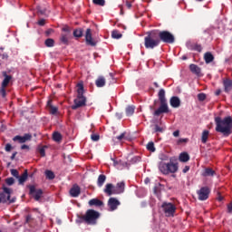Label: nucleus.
Returning <instances> with one entry per match:
<instances>
[{
    "label": "nucleus",
    "instance_id": "a211bd4d",
    "mask_svg": "<svg viewBox=\"0 0 232 232\" xmlns=\"http://www.w3.org/2000/svg\"><path fill=\"white\" fill-rule=\"evenodd\" d=\"M88 204L91 208H93V206L95 208H102V206H104V202L99 198H92L89 200Z\"/></svg>",
    "mask_w": 232,
    "mask_h": 232
},
{
    "label": "nucleus",
    "instance_id": "864d4df0",
    "mask_svg": "<svg viewBox=\"0 0 232 232\" xmlns=\"http://www.w3.org/2000/svg\"><path fill=\"white\" fill-rule=\"evenodd\" d=\"M126 137V132L121 133L120 136L116 137L118 140H122Z\"/></svg>",
    "mask_w": 232,
    "mask_h": 232
},
{
    "label": "nucleus",
    "instance_id": "c756f323",
    "mask_svg": "<svg viewBox=\"0 0 232 232\" xmlns=\"http://www.w3.org/2000/svg\"><path fill=\"white\" fill-rule=\"evenodd\" d=\"M104 182H106V175L101 174L98 177V180H97L98 188H102L104 186Z\"/></svg>",
    "mask_w": 232,
    "mask_h": 232
},
{
    "label": "nucleus",
    "instance_id": "412c9836",
    "mask_svg": "<svg viewBox=\"0 0 232 232\" xmlns=\"http://www.w3.org/2000/svg\"><path fill=\"white\" fill-rule=\"evenodd\" d=\"M224 90L226 93H229V92H232V80L226 79L223 81Z\"/></svg>",
    "mask_w": 232,
    "mask_h": 232
},
{
    "label": "nucleus",
    "instance_id": "4468645a",
    "mask_svg": "<svg viewBox=\"0 0 232 232\" xmlns=\"http://www.w3.org/2000/svg\"><path fill=\"white\" fill-rule=\"evenodd\" d=\"M13 140L15 142L18 140L20 144H24L27 140H32V134H24V136H14L13 138Z\"/></svg>",
    "mask_w": 232,
    "mask_h": 232
},
{
    "label": "nucleus",
    "instance_id": "8fccbe9b",
    "mask_svg": "<svg viewBox=\"0 0 232 232\" xmlns=\"http://www.w3.org/2000/svg\"><path fill=\"white\" fill-rule=\"evenodd\" d=\"M91 139L93 140V142H97V140L101 139V136L99 134H92Z\"/></svg>",
    "mask_w": 232,
    "mask_h": 232
},
{
    "label": "nucleus",
    "instance_id": "7ed1b4c3",
    "mask_svg": "<svg viewBox=\"0 0 232 232\" xmlns=\"http://www.w3.org/2000/svg\"><path fill=\"white\" fill-rule=\"evenodd\" d=\"M77 97L74 99V104L72 105V110H79L86 106V98L84 96V83L82 82L77 83Z\"/></svg>",
    "mask_w": 232,
    "mask_h": 232
},
{
    "label": "nucleus",
    "instance_id": "f704fd0d",
    "mask_svg": "<svg viewBox=\"0 0 232 232\" xmlns=\"http://www.w3.org/2000/svg\"><path fill=\"white\" fill-rule=\"evenodd\" d=\"M165 130L166 128L160 126L159 124H155L153 127V133H164Z\"/></svg>",
    "mask_w": 232,
    "mask_h": 232
},
{
    "label": "nucleus",
    "instance_id": "6ab92c4d",
    "mask_svg": "<svg viewBox=\"0 0 232 232\" xmlns=\"http://www.w3.org/2000/svg\"><path fill=\"white\" fill-rule=\"evenodd\" d=\"M169 104L172 108H180V98L172 96L169 100Z\"/></svg>",
    "mask_w": 232,
    "mask_h": 232
},
{
    "label": "nucleus",
    "instance_id": "0eeeda50",
    "mask_svg": "<svg viewBox=\"0 0 232 232\" xmlns=\"http://www.w3.org/2000/svg\"><path fill=\"white\" fill-rule=\"evenodd\" d=\"M160 43H167L168 44H173L175 43V36L169 31H159L156 30Z\"/></svg>",
    "mask_w": 232,
    "mask_h": 232
},
{
    "label": "nucleus",
    "instance_id": "338daca9",
    "mask_svg": "<svg viewBox=\"0 0 232 232\" xmlns=\"http://www.w3.org/2000/svg\"><path fill=\"white\" fill-rule=\"evenodd\" d=\"M126 6H127V8H131V3H130V2H126Z\"/></svg>",
    "mask_w": 232,
    "mask_h": 232
},
{
    "label": "nucleus",
    "instance_id": "ea45409f",
    "mask_svg": "<svg viewBox=\"0 0 232 232\" xmlns=\"http://www.w3.org/2000/svg\"><path fill=\"white\" fill-rule=\"evenodd\" d=\"M45 177L49 180H53V179H55V174L52 170H45Z\"/></svg>",
    "mask_w": 232,
    "mask_h": 232
},
{
    "label": "nucleus",
    "instance_id": "473e14b6",
    "mask_svg": "<svg viewBox=\"0 0 232 232\" xmlns=\"http://www.w3.org/2000/svg\"><path fill=\"white\" fill-rule=\"evenodd\" d=\"M125 112L127 117H131V115H133V113H135V106L133 105H129L126 109H125Z\"/></svg>",
    "mask_w": 232,
    "mask_h": 232
},
{
    "label": "nucleus",
    "instance_id": "1a4fd4ad",
    "mask_svg": "<svg viewBox=\"0 0 232 232\" xmlns=\"http://www.w3.org/2000/svg\"><path fill=\"white\" fill-rule=\"evenodd\" d=\"M3 190L4 191L0 193V204H6V202H9V204H14V202H15V198H13L10 199L12 189L7 187H3Z\"/></svg>",
    "mask_w": 232,
    "mask_h": 232
},
{
    "label": "nucleus",
    "instance_id": "a878e982",
    "mask_svg": "<svg viewBox=\"0 0 232 232\" xmlns=\"http://www.w3.org/2000/svg\"><path fill=\"white\" fill-rule=\"evenodd\" d=\"M189 70L192 73H195V75H200V72H202V70L200 69V67H198V65L195 64V63H191L189 65Z\"/></svg>",
    "mask_w": 232,
    "mask_h": 232
},
{
    "label": "nucleus",
    "instance_id": "a19ab883",
    "mask_svg": "<svg viewBox=\"0 0 232 232\" xmlns=\"http://www.w3.org/2000/svg\"><path fill=\"white\" fill-rule=\"evenodd\" d=\"M147 150L148 151H151L152 153H154L155 151V143H153V141H150L148 144H147Z\"/></svg>",
    "mask_w": 232,
    "mask_h": 232
},
{
    "label": "nucleus",
    "instance_id": "e433bc0d",
    "mask_svg": "<svg viewBox=\"0 0 232 232\" xmlns=\"http://www.w3.org/2000/svg\"><path fill=\"white\" fill-rule=\"evenodd\" d=\"M209 138V130H203L202 136H201V142L203 144H206L208 142V139Z\"/></svg>",
    "mask_w": 232,
    "mask_h": 232
},
{
    "label": "nucleus",
    "instance_id": "13d9d810",
    "mask_svg": "<svg viewBox=\"0 0 232 232\" xmlns=\"http://www.w3.org/2000/svg\"><path fill=\"white\" fill-rule=\"evenodd\" d=\"M182 171L183 173H188V171H189V166H185Z\"/></svg>",
    "mask_w": 232,
    "mask_h": 232
},
{
    "label": "nucleus",
    "instance_id": "052dcab7",
    "mask_svg": "<svg viewBox=\"0 0 232 232\" xmlns=\"http://www.w3.org/2000/svg\"><path fill=\"white\" fill-rule=\"evenodd\" d=\"M179 135H180V131H179V130H176L173 132L174 137H179Z\"/></svg>",
    "mask_w": 232,
    "mask_h": 232
},
{
    "label": "nucleus",
    "instance_id": "bb28decb",
    "mask_svg": "<svg viewBox=\"0 0 232 232\" xmlns=\"http://www.w3.org/2000/svg\"><path fill=\"white\" fill-rule=\"evenodd\" d=\"M95 84L97 88H103V86H106V79L103 76H99L95 81Z\"/></svg>",
    "mask_w": 232,
    "mask_h": 232
},
{
    "label": "nucleus",
    "instance_id": "69168bd1",
    "mask_svg": "<svg viewBox=\"0 0 232 232\" xmlns=\"http://www.w3.org/2000/svg\"><path fill=\"white\" fill-rule=\"evenodd\" d=\"M2 59H8V54L7 53H3L2 54Z\"/></svg>",
    "mask_w": 232,
    "mask_h": 232
},
{
    "label": "nucleus",
    "instance_id": "423d86ee",
    "mask_svg": "<svg viewBox=\"0 0 232 232\" xmlns=\"http://www.w3.org/2000/svg\"><path fill=\"white\" fill-rule=\"evenodd\" d=\"M159 169L163 175H169V173H177V171H179V165L173 162H160Z\"/></svg>",
    "mask_w": 232,
    "mask_h": 232
},
{
    "label": "nucleus",
    "instance_id": "72a5a7b5",
    "mask_svg": "<svg viewBox=\"0 0 232 232\" xmlns=\"http://www.w3.org/2000/svg\"><path fill=\"white\" fill-rule=\"evenodd\" d=\"M53 140H54V142H61V140H63V135L59 131H54L53 133Z\"/></svg>",
    "mask_w": 232,
    "mask_h": 232
},
{
    "label": "nucleus",
    "instance_id": "603ef678",
    "mask_svg": "<svg viewBox=\"0 0 232 232\" xmlns=\"http://www.w3.org/2000/svg\"><path fill=\"white\" fill-rule=\"evenodd\" d=\"M5 151H7V152L12 151V144L7 143V144L5 145Z\"/></svg>",
    "mask_w": 232,
    "mask_h": 232
},
{
    "label": "nucleus",
    "instance_id": "f8f14e48",
    "mask_svg": "<svg viewBox=\"0 0 232 232\" xmlns=\"http://www.w3.org/2000/svg\"><path fill=\"white\" fill-rule=\"evenodd\" d=\"M109 211H115L119 206H121V201L117 198H110L107 203Z\"/></svg>",
    "mask_w": 232,
    "mask_h": 232
},
{
    "label": "nucleus",
    "instance_id": "37998d69",
    "mask_svg": "<svg viewBox=\"0 0 232 232\" xmlns=\"http://www.w3.org/2000/svg\"><path fill=\"white\" fill-rule=\"evenodd\" d=\"M62 32H64L63 34H72V28H70L68 25H65L62 28Z\"/></svg>",
    "mask_w": 232,
    "mask_h": 232
},
{
    "label": "nucleus",
    "instance_id": "3c124183",
    "mask_svg": "<svg viewBox=\"0 0 232 232\" xmlns=\"http://www.w3.org/2000/svg\"><path fill=\"white\" fill-rule=\"evenodd\" d=\"M160 160H169V158L166 154H160Z\"/></svg>",
    "mask_w": 232,
    "mask_h": 232
},
{
    "label": "nucleus",
    "instance_id": "aec40b11",
    "mask_svg": "<svg viewBox=\"0 0 232 232\" xmlns=\"http://www.w3.org/2000/svg\"><path fill=\"white\" fill-rule=\"evenodd\" d=\"M115 188V186L111 183H108L105 185L104 193L108 195L109 197H111V195H115V192H113V189Z\"/></svg>",
    "mask_w": 232,
    "mask_h": 232
},
{
    "label": "nucleus",
    "instance_id": "393cba45",
    "mask_svg": "<svg viewBox=\"0 0 232 232\" xmlns=\"http://www.w3.org/2000/svg\"><path fill=\"white\" fill-rule=\"evenodd\" d=\"M217 172L211 168H206L202 172V177H215Z\"/></svg>",
    "mask_w": 232,
    "mask_h": 232
},
{
    "label": "nucleus",
    "instance_id": "6e6552de",
    "mask_svg": "<svg viewBox=\"0 0 232 232\" xmlns=\"http://www.w3.org/2000/svg\"><path fill=\"white\" fill-rule=\"evenodd\" d=\"M161 209L165 217H175V213L177 212V207L175 204L169 202H163Z\"/></svg>",
    "mask_w": 232,
    "mask_h": 232
},
{
    "label": "nucleus",
    "instance_id": "58836bf2",
    "mask_svg": "<svg viewBox=\"0 0 232 232\" xmlns=\"http://www.w3.org/2000/svg\"><path fill=\"white\" fill-rule=\"evenodd\" d=\"M111 37L112 39H121L122 37V34H121L119 30H113L111 32Z\"/></svg>",
    "mask_w": 232,
    "mask_h": 232
},
{
    "label": "nucleus",
    "instance_id": "9d476101",
    "mask_svg": "<svg viewBox=\"0 0 232 232\" xmlns=\"http://www.w3.org/2000/svg\"><path fill=\"white\" fill-rule=\"evenodd\" d=\"M29 195H31L36 202H39L41 198H43V189L41 188H35V186L34 185H29Z\"/></svg>",
    "mask_w": 232,
    "mask_h": 232
},
{
    "label": "nucleus",
    "instance_id": "20e7f679",
    "mask_svg": "<svg viewBox=\"0 0 232 232\" xmlns=\"http://www.w3.org/2000/svg\"><path fill=\"white\" fill-rule=\"evenodd\" d=\"M78 218H80V222H84L88 226H95L97 220L101 218V213L94 209H88L85 215H81Z\"/></svg>",
    "mask_w": 232,
    "mask_h": 232
},
{
    "label": "nucleus",
    "instance_id": "5701e85b",
    "mask_svg": "<svg viewBox=\"0 0 232 232\" xmlns=\"http://www.w3.org/2000/svg\"><path fill=\"white\" fill-rule=\"evenodd\" d=\"M204 61L206 64H209L210 63H213V61H215V56L213 55V53H211V52H207L204 53Z\"/></svg>",
    "mask_w": 232,
    "mask_h": 232
},
{
    "label": "nucleus",
    "instance_id": "680f3d73",
    "mask_svg": "<svg viewBox=\"0 0 232 232\" xmlns=\"http://www.w3.org/2000/svg\"><path fill=\"white\" fill-rule=\"evenodd\" d=\"M220 93H222V91L220 89H218L216 91L215 95L218 96V95H220Z\"/></svg>",
    "mask_w": 232,
    "mask_h": 232
},
{
    "label": "nucleus",
    "instance_id": "c85d7f7f",
    "mask_svg": "<svg viewBox=\"0 0 232 232\" xmlns=\"http://www.w3.org/2000/svg\"><path fill=\"white\" fill-rule=\"evenodd\" d=\"M83 34H84V30L82 28H76L72 32V35L76 39H81V37H82Z\"/></svg>",
    "mask_w": 232,
    "mask_h": 232
},
{
    "label": "nucleus",
    "instance_id": "bf43d9fd",
    "mask_svg": "<svg viewBox=\"0 0 232 232\" xmlns=\"http://www.w3.org/2000/svg\"><path fill=\"white\" fill-rule=\"evenodd\" d=\"M21 150H30V147L28 145H22Z\"/></svg>",
    "mask_w": 232,
    "mask_h": 232
},
{
    "label": "nucleus",
    "instance_id": "cd10ccee",
    "mask_svg": "<svg viewBox=\"0 0 232 232\" xmlns=\"http://www.w3.org/2000/svg\"><path fill=\"white\" fill-rule=\"evenodd\" d=\"M47 108H48L49 113H51V115H55L57 113V111H59V109L57 107L52 105V101L47 102Z\"/></svg>",
    "mask_w": 232,
    "mask_h": 232
},
{
    "label": "nucleus",
    "instance_id": "c03bdc74",
    "mask_svg": "<svg viewBox=\"0 0 232 232\" xmlns=\"http://www.w3.org/2000/svg\"><path fill=\"white\" fill-rule=\"evenodd\" d=\"M5 183L7 186H14V184H15V179H14V178H7Z\"/></svg>",
    "mask_w": 232,
    "mask_h": 232
},
{
    "label": "nucleus",
    "instance_id": "2f4dec72",
    "mask_svg": "<svg viewBox=\"0 0 232 232\" xmlns=\"http://www.w3.org/2000/svg\"><path fill=\"white\" fill-rule=\"evenodd\" d=\"M179 160V162H188L189 160V154H188V152H181Z\"/></svg>",
    "mask_w": 232,
    "mask_h": 232
},
{
    "label": "nucleus",
    "instance_id": "09e8293b",
    "mask_svg": "<svg viewBox=\"0 0 232 232\" xmlns=\"http://www.w3.org/2000/svg\"><path fill=\"white\" fill-rule=\"evenodd\" d=\"M198 99L199 102H203V101H206V93L204 92H201V93H198Z\"/></svg>",
    "mask_w": 232,
    "mask_h": 232
},
{
    "label": "nucleus",
    "instance_id": "c9c22d12",
    "mask_svg": "<svg viewBox=\"0 0 232 232\" xmlns=\"http://www.w3.org/2000/svg\"><path fill=\"white\" fill-rule=\"evenodd\" d=\"M48 148V146L44 145V146H39L37 148V151L38 153L41 155V157H46V149Z\"/></svg>",
    "mask_w": 232,
    "mask_h": 232
},
{
    "label": "nucleus",
    "instance_id": "0e129e2a",
    "mask_svg": "<svg viewBox=\"0 0 232 232\" xmlns=\"http://www.w3.org/2000/svg\"><path fill=\"white\" fill-rule=\"evenodd\" d=\"M111 160L113 161V166H118L119 161L115 160V159H111Z\"/></svg>",
    "mask_w": 232,
    "mask_h": 232
},
{
    "label": "nucleus",
    "instance_id": "4c0bfd02",
    "mask_svg": "<svg viewBox=\"0 0 232 232\" xmlns=\"http://www.w3.org/2000/svg\"><path fill=\"white\" fill-rule=\"evenodd\" d=\"M44 44L47 46V48H53L55 45V41L52 38H48L45 40Z\"/></svg>",
    "mask_w": 232,
    "mask_h": 232
},
{
    "label": "nucleus",
    "instance_id": "e2e57ef3",
    "mask_svg": "<svg viewBox=\"0 0 232 232\" xmlns=\"http://www.w3.org/2000/svg\"><path fill=\"white\" fill-rule=\"evenodd\" d=\"M17 155V152H14L11 156V160H14L15 159V156Z\"/></svg>",
    "mask_w": 232,
    "mask_h": 232
},
{
    "label": "nucleus",
    "instance_id": "dca6fc26",
    "mask_svg": "<svg viewBox=\"0 0 232 232\" xmlns=\"http://www.w3.org/2000/svg\"><path fill=\"white\" fill-rule=\"evenodd\" d=\"M187 48L192 52H202V45L191 42L187 43Z\"/></svg>",
    "mask_w": 232,
    "mask_h": 232
},
{
    "label": "nucleus",
    "instance_id": "2eb2a0df",
    "mask_svg": "<svg viewBox=\"0 0 232 232\" xmlns=\"http://www.w3.org/2000/svg\"><path fill=\"white\" fill-rule=\"evenodd\" d=\"M125 188H126V183H124V181L118 182L113 188L114 195H121V193H124Z\"/></svg>",
    "mask_w": 232,
    "mask_h": 232
},
{
    "label": "nucleus",
    "instance_id": "a18cd8bd",
    "mask_svg": "<svg viewBox=\"0 0 232 232\" xmlns=\"http://www.w3.org/2000/svg\"><path fill=\"white\" fill-rule=\"evenodd\" d=\"M10 171H11V175L14 177V179H19V170L15 169H12Z\"/></svg>",
    "mask_w": 232,
    "mask_h": 232
},
{
    "label": "nucleus",
    "instance_id": "de8ad7c7",
    "mask_svg": "<svg viewBox=\"0 0 232 232\" xmlns=\"http://www.w3.org/2000/svg\"><path fill=\"white\" fill-rule=\"evenodd\" d=\"M32 222H34V218L32 217L31 214H28V215L25 217V223H26V224H32Z\"/></svg>",
    "mask_w": 232,
    "mask_h": 232
},
{
    "label": "nucleus",
    "instance_id": "5fc2aeb1",
    "mask_svg": "<svg viewBox=\"0 0 232 232\" xmlns=\"http://www.w3.org/2000/svg\"><path fill=\"white\" fill-rule=\"evenodd\" d=\"M132 162H140V157L136 156V157L132 158Z\"/></svg>",
    "mask_w": 232,
    "mask_h": 232
},
{
    "label": "nucleus",
    "instance_id": "4d7b16f0",
    "mask_svg": "<svg viewBox=\"0 0 232 232\" xmlns=\"http://www.w3.org/2000/svg\"><path fill=\"white\" fill-rule=\"evenodd\" d=\"M44 23H45L44 19H41L40 21H38L39 26H44Z\"/></svg>",
    "mask_w": 232,
    "mask_h": 232
},
{
    "label": "nucleus",
    "instance_id": "9b49d317",
    "mask_svg": "<svg viewBox=\"0 0 232 232\" xmlns=\"http://www.w3.org/2000/svg\"><path fill=\"white\" fill-rule=\"evenodd\" d=\"M209 193H211L209 187H202L200 190L197 191L198 200H208L209 198Z\"/></svg>",
    "mask_w": 232,
    "mask_h": 232
},
{
    "label": "nucleus",
    "instance_id": "6e6d98bb",
    "mask_svg": "<svg viewBox=\"0 0 232 232\" xmlns=\"http://www.w3.org/2000/svg\"><path fill=\"white\" fill-rule=\"evenodd\" d=\"M227 213H232V202L227 205Z\"/></svg>",
    "mask_w": 232,
    "mask_h": 232
},
{
    "label": "nucleus",
    "instance_id": "774afa93",
    "mask_svg": "<svg viewBox=\"0 0 232 232\" xmlns=\"http://www.w3.org/2000/svg\"><path fill=\"white\" fill-rule=\"evenodd\" d=\"M154 86H155V88H159L160 87L159 83L157 82H154Z\"/></svg>",
    "mask_w": 232,
    "mask_h": 232
},
{
    "label": "nucleus",
    "instance_id": "79ce46f5",
    "mask_svg": "<svg viewBox=\"0 0 232 232\" xmlns=\"http://www.w3.org/2000/svg\"><path fill=\"white\" fill-rule=\"evenodd\" d=\"M93 5H97L98 6H104L106 5L105 0H92Z\"/></svg>",
    "mask_w": 232,
    "mask_h": 232
},
{
    "label": "nucleus",
    "instance_id": "39448f33",
    "mask_svg": "<svg viewBox=\"0 0 232 232\" xmlns=\"http://www.w3.org/2000/svg\"><path fill=\"white\" fill-rule=\"evenodd\" d=\"M160 44V40L157 34V31H150L147 33V36L144 37V46L147 50H153Z\"/></svg>",
    "mask_w": 232,
    "mask_h": 232
},
{
    "label": "nucleus",
    "instance_id": "7c9ffc66",
    "mask_svg": "<svg viewBox=\"0 0 232 232\" xmlns=\"http://www.w3.org/2000/svg\"><path fill=\"white\" fill-rule=\"evenodd\" d=\"M5 79L2 82L1 86H3V88H6V86H8V84H10V81H12V76L7 75L6 72L4 74Z\"/></svg>",
    "mask_w": 232,
    "mask_h": 232
},
{
    "label": "nucleus",
    "instance_id": "4be33fe9",
    "mask_svg": "<svg viewBox=\"0 0 232 232\" xmlns=\"http://www.w3.org/2000/svg\"><path fill=\"white\" fill-rule=\"evenodd\" d=\"M70 39H72V34H68L65 33H63L60 36V41L63 44L68 45L70 43Z\"/></svg>",
    "mask_w": 232,
    "mask_h": 232
},
{
    "label": "nucleus",
    "instance_id": "ddd939ff",
    "mask_svg": "<svg viewBox=\"0 0 232 232\" xmlns=\"http://www.w3.org/2000/svg\"><path fill=\"white\" fill-rule=\"evenodd\" d=\"M85 43L88 46H97V42L92 36V29L88 28L85 32Z\"/></svg>",
    "mask_w": 232,
    "mask_h": 232
},
{
    "label": "nucleus",
    "instance_id": "f257e3e1",
    "mask_svg": "<svg viewBox=\"0 0 232 232\" xmlns=\"http://www.w3.org/2000/svg\"><path fill=\"white\" fill-rule=\"evenodd\" d=\"M216 131L222 133L224 137H229L232 133V117L227 116L222 119L220 116L215 118Z\"/></svg>",
    "mask_w": 232,
    "mask_h": 232
},
{
    "label": "nucleus",
    "instance_id": "f03ea898",
    "mask_svg": "<svg viewBox=\"0 0 232 232\" xmlns=\"http://www.w3.org/2000/svg\"><path fill=\"white\" fill-rule=\"evenodd\" d=\"M160 107L154 111V117H159L162 115V113H169V107L168 106V100H166V91L164 89H160L158 93Z\"/></svg>",
    "mask_w": 232,
    "mask_h": 232
},
{
    "label": "nucleus",
    "instance_id": "49530a36",
    "mask_svg": "<svg viewBox=\"0 0 232 232\" xmlns=\"http://www.w3.org/2000/svg\"><path fill=\"white\" fill-rule=\"evenodd\" d=\"M0 95H1V97H3V99H5V97H6V87H3L1 85Z\"/></svg>",
    "mask_w": 232,
    "mask_h": 232
},
{
    "label": "nucleus",
    "instance_id": "f3484780",
    "mask_svg": "<svg viewBox=\"0 0 232 232\" xmlns=\"http://www.w3.org/2000/svg\"><path fill=\"white\" fill-rule=\"evenodd\" d=\"M70 195L73 198H77V197L81 195V187H79V185H73L70 189Z\"/></svg>",
    "mask_w": 232,
    "mask_h": 232
},
{
    "label": "nucleus",
    "instance_id": "b1692460",
    "mask_svg": "<svg viewBox=\"0 0 232 232\" xmlns=\"http://www.w3.org/2000/svg\"><path fill=\"white\" fill-rule=\"evenodd\" d=\"M28 179V170H24V173L19 176V178L17 179L18 180V184L20 186H23V184H24V182H26V180Z\"/></svg>",
    "mask_w": 232,
    "mask_h": 232
}]
</instances>
